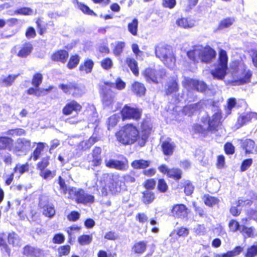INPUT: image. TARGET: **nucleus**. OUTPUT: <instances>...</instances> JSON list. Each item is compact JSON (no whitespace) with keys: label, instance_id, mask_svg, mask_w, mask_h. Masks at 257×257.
Listing matches in <instances>:
<instances>
[{"label":"nucleus","instance_id":"obj_54","mask_svg":"<svg viewBox=\"0 0 257 257\" xmlns=\"http://www.w3.org/2000/svg\"><path fill=\"white\" fill-rule=\"evenodd\" d=\"M25 134V131L22 128L10 130L6 133V134L11 136H19Z\"/></svg>","mask_w":257,"mask_h":257},{"label":"nucleus","instance_id":"obj_64","mask_svg":"<svg viewBox=\"0 0 257 257\" xmlns=\"http://www.w3.org/2000/svg\"><path fill=\"white\" fill-rule=\"evenodd\" d=\"M252 160L251 159H248L244 160L241 166V171L242 172L246 171L252 164Z\"/></svg>","mask_w":257,"mask_h":257},{"label":"nucleus","instance_id":"obj_45","mask_svg":"<svg viewBox=\"0 0 257 257\" xmlns=\"http://www.w3.org/2000/svg\"><path fill=\"white\" fill-rule=\"evenodd\" d=\"M181 171L178 169H172L168 172V176L176 180H179L181 178Z\"/></svg>","mask_w":257,"mask_h":257},{"label":"nucleus","instance_id":"obj_26","mask_svg":"<svg viewBox=\"0 0 257 257\" xmlns=\"http://www.w3.org/2000/svg\"><path fill=\"white\" fill-rule=\"evenodd\" d=\"M241 232L245 237H255L257 236V230L253 227L241 226Z\"/></svg>","mask_w":257,"mask_h":257},{"label":"nucleus","instance_id":"obj_53","mask_svg":"<svg viewBox=\"0 0 257 257\" xmlns=\"http://www.w3.org/2000/svg\"><path fill=\"white\" fill-rule=\"evenodd\" d=\"M74 84L72 83H68L67 84H61L59 85V87L64 92L66 93H70L72 92Z\"/></svg>","mask_w":257,"mask_h":257},{"label":"nucleus","instance_id":"obj_21","mask_svg":"<svg viewBox=\"0 0 257 257\" xmlns=\"http://www.w3.org/2000/svg\"><path fill=\"white\" fill-rule=\"evenodd\" d=\"M78 195L76 202L78 203H91L94 201L93 196L86 193L83 190H79Z\"/></svg>","mask_w":257,"mask_h":257},{"label":"nucleus","instance_id":"obj_19","mask_svg":"<svg viewBox=\"0 0 257 257\" xmlns=\"http://www.w3.org/2000/svg\"><path fill=\"white\" fill-rule=\"evenodd\" d=\"M13 140L7 137H0V152H6V150L12 151Z\"/></svg>","mask_w":257,"mask_h":257},{"label":"nucleus","instance_id":"obj_36","mask_svg":"<svg viewBox=\"0 0 257 257\" xmlns=\"http://www.w3.org/2000/svg\"><path fill=\"white\" fill-rule=\"evenodd\" d=\"M150 162L144 160H135L132 164V167L135 169H144L148 167Z\"/></svg>","mask_w":257,"mask_h":257},{"label":"nucleus","instance_id":"obj_20","mask_svg":"<svg viewBox=\"0 0 257 257\" xmlns=\"http://www.w3.org/2000/svg\"><path fill=\"white\" fill-rule=\"evenodd\" d=\"M242 147L246 154H254L257 153V146L254 142L250 139H246L242 142Z\"/></svg>","mask_w":257,"mask_h":257},{"label":"nucleus","instance_id":"obj_14","mask_svg":"<svg viewBox=\"0 0 257 257\" xmlns=\"http://www.w3.org/2000/svg\"><path fill=\"white\" fill-rule=\"evenodd\" d=\"M105 166L111 169L120 171L126 170L128 168L127 161H120L116 160L109 159L105 160Z\"/></svg>","mask_w":257,"mask_h":257},{"label":"nucleus","instance_id":"obj_10","mask_svg":"<svg viewBox=\"0 0 257 257\" xmlns=\"http://www.w3.org/2000/svg\"><path fill=\"white\" fill-rule=\"evenodd\" d=\"M121 113L123 120L127 119L137 120L141 117V111L138 108L125 105L121 111Z\"/></svg>","mask_w":257,"mask_h":257},{"label":"nucleus","instance_id":"obj_34","mask_svg":"<svg viewBox=\"0 0 257 257\" xmlns=\"http://www.w3.org/2000/svg\"><path fill=\"white\" fill-rule=\"evenodd\" d=\"M126 62L133 74L138 76L139 71L137 61L133 58H128L126 59Z\"/></svg>","mask_w":257,"mask_h":257},{"label":"nucleus","instance_id":"obj_56","mask_svg":"<svg viewBox=\"0 0 257 257\" xmlns=\"http://www.w3.org/2000/svg\"><path fill=\"white\" fill-rule=\"evenodd\" d=\"M36 23L38 29L39 30V34L40 35L43 34L46 30L45 23L41 19H39Z\"/></svg>","mask_w":257,"mask_h":257},{"label":"nucleus","instance_id":"obj_23","mask_svg":"<svg viewBox=\"0 0 257 257\" xmlns=\"http://www.w3.org/2000/svg\"><path fill=\"white\" fill-rule=\"evenodd\" d=\"M93 66V62L90 59H87L80 65L79 70L82 74H88L92 71Z\"/></svg>","mask_w":257,"mask_h":257},{"label":"nucleus","instance_id":"obj_29","mask_svg":"<svg viewBox=\"0 0 257 257\" xmlns=\"http://www.w3.org/2000/svg\"><path fill=\"white\" fill-rule=\"evenodd\" d=\"M132 90L137 95H143L146 92V88L143 83L135 82L132 85Z\"/></svg>","mask_w":257,"mask_h":257},{"label":"nucleus","instance_id":"obj_40","mask_svg":"<svg viewBox=\"0 0 257 257\" xmlns=\"http://www.w3.org/2000/svg\"><path fill=\"white\" fill-rule=\"evenodd\" d=\"M138 21L137 19H134L133 21L128 24V30L133 36H137L138 33Z\"/></svg>","mask_w":257,"mask_h":257},{"label":"nucleus","instance_id":"obj_30","mask_svg":"<svg viewBox=\"0 0 257 257\" xmlns=\"http://www.w3.org/2000/svg\"><path fill=\"white\" fill-rule=\"evenodd\" d=\"M251 120L249 112L244 113L240 115L237 119L236 123L237 128H238Z\"/></svg>","mask_w":257,"mask_h":257},{"label":"nucleus","instance_id":"obj_42","mask_svg":"<svg viewBox=\"0 0 257 257\" xmlns=\"http://www.w3.org/2000/svg\"><path fill=\"white\" fill-rule=\"evenodd\" d=\"M119 119L118 115L113 114L110 116L107 120V127L109 130L116 125Z\"/></svg>","mask_w":257,"mask_h":257},{"label":"nucleus","instance_id":"obj_22","mask_svg":"<svg viewBox=\"0 0 257 257\" xmlns=\"http://www.w3.org/2000/svg\"><path fill=\"white\" fill-rule=\"evenodd\" d=\"M221 113L219 112L215 113L208 121V128L211 131L216 130L221 124Z\"/></svg>","mask_w":257,"mask_h":257},{"label":"nucleus","instance_id":"obj_13","mask_svg":"<svg viewBox=\"0 0 257 257\" xmlns=\"http://www.w3.org/2000/svg\"><path fill=\"white\" fill-rule=\"evenodd\" d=\"M32 49V45L31 43H26L21 48L17 46L14 47L11 53L13 54H17L19 57L24 58L30 54Z\"/></svg>","mask_w":257,"mask_h":257},{"label":"nucleus","instance_id":"obj_16","mask_svg":"<svg viewBox=\"0 0 257 257\" xmlns=\"http://www.w3.org/2000/svg\"><path fill=\"white\" fill-rule=\"evenodd\" d=\"M82 109L81 105L74 100L67 103L62 110L63 113L65 115H70L74 111L76 113L80 111Z\"/></svg>","mask_w":257,"mask_h":257},{"label":"nucleus","instance_id":"obj_35","mask_svg":"<svg viewBox=\"0 0 257 257\" xmlns=\"http://www.w3.org/2000/svg\"><path fill=\"white\" fill-rule=\"evenodd\" d=\"M18 76V75H10L7 77H2L0 79V84L5 86H10L12 85L15 79Z\"/></svg>","mask_w":257,"mask_h":257},{"label":"nucleus","instance_id":"obj_50","mask_svg":"<svg viewBox=\"0 0 257 257\" xmlns=\"http://www.w3.org/2000/svg\"><path fill=\"white\" fill-rule=\"evenodd\" d=\"M78 7L79 9L84 14L91 16H96V14L92 10H90L88 6L84 5L83 4H78Z\"/></svg>","mask_w":257,"mask_h":257},{"label":"nucleus","instance_id":"obj_47","mask_svg":"<svg viewBox=\"0 0 257 257\" xmlns=\"http://www.w3.org/2000/svg\"><path fill=\"white\" fill-rule=\"evenodd\" d=\"M92 240V236L89 235H83L78 238V242L82 245L89 244Z\"/></svg>","mask_w":257,"mask_h":257},{"label":"nucleus","instance_id":"obj_25","mask_svg":"<svg viewBox=\"0 0 257 257\" xmlns=\"http://www.w3.org/2000/svg\"><path fill=\"white\" fill-rule=\"evenodd\" d=\"M68 57V53L66 51L60 50L53 54L52 56V59L55 61L64 63L66 61Z\"/></svg>","mask_w":257,"mask_h":257},{"label":"nucleus","instance_id":"obj_60","mask_svg":"<svg viewBox=\"0 0 257 257\" xmlns=\"http://www.w3.org/2000/svg\"><path fill=\"white\" fill-rule=\"evenodd\" d=\"M101 66L104 69H110L112 66V62L110 58H105L101 61Z\"/></svg>","mask_w":257,"mask_h":257},{"label":"nucleus","instance_id":"obj_38","mask_svg":"<svg viewBox=\"0 0 257 257\" xmlns=\"http://www.w3.org/2000/svg\"><path fill=\"white\" fill-rule=\"evenodd\" d=\"M80 58L78 55L72 56L67 64V67L69 69L75 68L80 61Z\"/></svg>","mask_w":257,"mask_h":257},{"label":"nucleus","instance_id":"obj_55","mask_svg":"<svg viewBox=\"0 0 257 257\" xmlns=\"http://www.w3.org/2000/svg\"><path fill=\"white\" fill-rule=\"evenodd\" d=\"M178 90V84L176 81L170 82L167 88L166 93L167 94H171Z\"/></svg>","mask_w":257,"mask_h":257},{"label":"nucleus","instance_id":"obj_31","mask_svg":"<svg viewBox=\"0 0 257 257\" xmlns=\"http://www.w3.org/2000/svg\"><path fill=\"white\" fill-rule=\"evenodd\" d=\"M97 138L95 137L92 136L90 137L88 140L84 141L79 143L78 148L80 149L85 150L89 149L96 142Z\"/></svg>","mask_w":257,"mask_h":257},{"label":"nucleus","instance_id":"obj_37","mask_svg":"<svg viewBox=\"0 0 257 257\" xmlns=\"http://www.w3.org/2000/svg\"><path fill=\"white\" fill-rule=\"evenodd\" d=\"M113 46V53L115 55H119L123 51V49L124 48L125 44L123 42L118 41L112 44Z\"/></svg>","mask_w":257,"mask_h":257},{"label":"nucleus","instance_id":"obj_1","mask_svg":"<svg viewBox=\"0 0 257 257\" xmlns=\"http://www.w3.org/2000/svg\"><path fill=\"white\" fill-rule=\"evenodd\" d=\"M151 130V123L148 120H144L141 125L140 133L135 126L128 124L117 132L115 136L117 141L123 145H132L137 141L140 146L143 147L148 140Z\"/></svg>","mask_w":257,"mask_h":257},{"label":"nucleus","instance_id":"obj_39","mask_svg":"<svg viewBox=\"0 0 257 257\" xmlns=\"http://www.w3.org/2000/svg\"><path fill=\"white\" fill-rule=\"evenodd\" d=\"M205 204L208 206H213L218 203L219 200L216 197L205 195L203 198Z\"/></svg>","mask_w":257,"mask_h":257},{"label":"nucleus","instance_id":"obj_15","mask_svg":"<svg viewBox=\"0 0 257 257\" xmlns=\"http://www.w3.org/2000/svg\"><path fill=\"white\" fill-rule=\"evenodd\" d=\"M143 74L145 77L146 81L149 82L157 83L161 78L159 72H157L150 68L145 69V70L143 71Z\"/></svg>","mask_w":257,"mask_h":257},{"label":"nucleus","instance_id":"obj_27","mask_svg":"<svg viewBox=\"0 0 257 257\" xmlns=\"http://www.w3.org/2000/svg\"><path fill=\"white\" fill-rule=\"evenodd\" d=\"M201 107L200 103L191 104L185 106L183 109V112L188 116L193 114L195 111L200 109Z\"/></svg>","mask_w":257,"mask_h":257},{"label":"nucleus","instance_id":"obj_57","mask_svg":"<svg viewBox=\"0 0 257 257\" xmlns=\"http://www.w3.org/2000/svg\"><path fill=\"white\" fill-rule=\"evenodd\" d=\"M40 175L45 179H51L55 176V172L46 170L41 171Z\"/></svg>","mask_w":257,"mask_h":257},{"label":"nucleus","instance_id":"obj_58","mask_svg":"<svg viewBox=\"0 0 257 257\" xmlns=\"http://www.w3.org/2000/svg\"><path fill=\"white\" fill-rule=\"evenodd\" d=\"M235 105L236 100L235 98H231L228 100L227 106L226 109V112L227 114H229L231 113V109L235 106Z\"/></svg>","mask_w":257,"mask_h":257},{"label":"nucleus","instance_id":"obj_9","mask_svg":"<svg viewBox=\"0 0 257 257\" xmlns=\"http://www.w3.org/2000/svg\"><path fill=\"white\" fill-rule=\"evenodd\" d=\"M189 210L188 208L183 204H177L174 205L171 211V215L175 218L186 219L188 217Z\"/></svg>","mask_w":257,"mask_h":257},{"label":"nucleus","instance_id":"obj_48","mask_svg":"<svg viewBox=\"0 0 257 257\" xmlns=\"http://www.w3.org/2000/svg\"><path fill=\"white\" fill-rule=\"evenodd\" d=\"M0 156L6 165H11L13 159L11 155L9 153L4 152L2 153L0 152Z\"/></svg>","mask_w":257,"mask_h":257},{"label":"nucleus","instance_id":"obj_6","mask_svg":"<svg viewBox=\"0 0 257 257\" xmlns=\"http://www.w3.org/2000/svg\"><path fill=\"white\" fill-rule=\"evenodd\" d=\"M233 75L236 78V81L239 84H243L250 82L252 72L247 69L243 63L240 62L235 65Z\"/></svg>","mask_w":257,"mask_h":257},{"label":"nucleus","instance_id":"obj_46","mask_svg":"<svg viewBox=\"0 0 257 257\" xmlns=\"http://www.w3.org/2000/svg\"><path fill=\"white\" fill-rule=\"evenodd\" d=\"M29 166L28 163L24 165L18 164L14 168V173H19L20 175L28 171Z\"/></svg>","mask_w":257,"mask_h":257},{"label":"nucleus","instance_id":"obj_63","mask_svg":"<svg viewBox=\"0 0 257 257\" xmlns=\"http://www.w3.org/2000/svg\"><path fill=\"white\" fill-rule=\"evenodd\" d=\"M125 83L122 81L120 79H117L116 80V82L115 84L112 83L111 84V87H115L117 89L119 90H121L125 87Z\"/></svg>","mask_w":257,"mask_h":257},{"label":"nucleus","instance_id":"obj_5","mask_svg":"<svg viewBox=\"0 0 257 257\" xmlns=\"http://www.w3.org/2000/svg\"><path fill=\"white\" fill-rule=\"evenodd\" d=\"M156 55L168 67H172L174 66L176 59L170 47H157Z\"/></svg>","mask_w":257,"mask_h":257},{"label":"nucleus","instance_id":"obj_51","mask_svg":"<svg viewBox=\"0 0 257 257\" xmlns=\"http://www.w3.org/2000/svg\"><path fill=\"white\" fill-rule=\"evenodd\" d=\"M79 190H76L74 188H67V193L65 195H67V198L75 199L76 201L77 200V198H78Z\"/></svg>","mask_w":257,"mask_h":257},{"label":"nucleus","instance_id":"obj_28","mask_svg":"<svg viewBox=\"0 0 257 257\" xmlns=\"http://www.w3.org/2000/svg\"><path fill=\"white\" fill-rule=\"evenodd\" d=\"M176 24L180 27L188 29L192 28L194 26V22L191 19L182 18L177 20Z\"/></svg>","mask_w":257,"mask_h":257},{"label":"nucleus","instance_id":"obj_49","mask_svg":"<svg viewBox=\"0 0 257 257\" xmlns=\"http://www.w3.org/2000/svg\"><path fill=\"white\" fill-rule=\"evenodd\" d=\"M44 146V144L42 143L36 144V147L33 152V157L35 160H37L39 157L41 152L43 151Z\"/></svg>","mask_w":257,"mask_h":257},{"label":"nucleus","instance_id":"obj_62","mask_svg":"<svg viewBox=\"0 0 257 257\" xmlns=\"http://www.w3.org/2000/svg\"><path fill=\"white\" fill-rule=\"evenodd\" d=\"M48 160H49V158L48 157H45V158H43L42 159V161L39 162L37 164L38 169H39L40 170H41V171H43V170L45 168H46L49 164Z\"/></svg>","mask_w":257,"mask_h":257},{"label":"nucleus","instance_id":"obj_3","mask_svg":"<svg viewBox=\"0 0 257 257\" xmlns=\"http://www.w3.org/2000/svg\"><path fill=\"white\" fill-rule=\"evenodd\" d=\"M103 177L106 179L108 178L109 180H107L106 181H104L103 182L100 181L101 185L97 190H100L102 196H107L110 194H115L121 191V186L122 185L121 184L120 185L115 184V182L112 180V175L104 174Z\"/></svg>","mask_w":257,"mask_h":257},{"label":"nucleus","instance_id":"obj_24","mask_svg":"<svg viewBox=\"0 0 257 257\" xmlns=\"http://www.w3.org/2000/svg\"><path fill=\"white\" fill-rule=\"evenodd\" d=\"M39 205L41 208H43V214L44 215L50 218L54 215L55 210L53 206L49 204L45 205L43 199H41Z\"/></svg>","mask_w":257,"mask_h":257},{"label":"nucleus","instance_id":"obj_41","mask_svg":"<svg viewBox=\"0 0 257 257\" xmlns=\"http://www.w3.org/2000/svg\"><path fill=\"white\" fill-rule=\"evenodd\" d=\"M155 199L154 193L147 190L144 192L143 201L145 204H150L153 202Z\"/></svg>","mask_w":257,"mask_h":257},{"label":"nucleus","instance_id":"obj_32","mask_svg":"<svg viewBox=\"0 0 257 257\" xmlns=\"http://www.w3.org/2000/svg\"><path fill=\"white\" fill-rule=\"evenodd\" d=\"M147 244L144 241H139L135 243L133 248L132 251L137 254H142L144 253L146 249Z\"/></svg>","mask_w":257,"mask_h":257},{"label":"nucleus","instance_id":"obj_59","mask_svg":"<svg viewBox=\"0 0 257 257\" xmlns=\"http://www.w3.org/2000/svg\"><path fill=\"white\" fill-rule=\"evenodd\" d=\"M228 227L230 231L232 232H235L238 230L239 224L237 221L235 220H231L228 224Z\"/></svg>","mask_w":257,"mask_h":257},{"label":"nucleus","instance_id":"obj_8","mask_svg":"<svg viewBox=\"0 0 257 257\" xmlns=\"http://www.w3.org/2000/svg\"><path fill=\"white\" fill-rule=\"evenodd\" d=\"M183 86L187 89H195L203 92L206 90L207 85L203 81L185 77L182 81Z\"/></svg>","mask_w":257,"mask_h":257},{"label":"nucleus","instance_id":"obj_61","mask_svg":"<svg viewBox=\"0 0 257 257\" xmlns=\"http://www.w3.org/2000/svg\"><path fill=\"white\" fill-rule=\"evenodd\" d=\"M176 5V0H163L162 2V5L164 7L170 9L174 8Z\"/></svg>","mask_w":257,"mask_h":257},{"label":"nucleus","instance_id":"obj_11","mask_svg":"<svg viewBox=\"0 0 257 257\" xmlns=\"http://www.w3.org/2000/svg\"><path fill=\"white\" fill-rule=\"evenodd\" d=\"M42 75L39 73H37L33 76V95L35 94L37 96L45 95L52 88V87H50L48 89L38 87L42 83Z\"/></svg>","mask_w":257,"mask_h":257},{"label":"nucleus","instance_id":"obj_44","mask_svg":"<svg viewBox=\"0 0 257 257\" xmlns=\"http://www.w3.org/2000/svg\"><path fill=\"white\" fill-rule=\"evenodd\" d=\"M234 22V20L233 18H226L222 20L219 26V29H223L225 28H228L231 26Z\"/></svg>","mask_w":257,"mask_h":257},{"label":"nucleus","instance_id":"obj_12","mask_svg":"<svg viewBox=\"0 0 257 257\" xmlns=\"http://www.w3.org/2000/svg\"><path fill=\"white\" fill-rule=\"evenodd\" d=\"M102 97L103 105L112 109V105L115 102V95L110 89L107 88V84L103 89Z\"/></svg>","mask_w":257,"mask_h":257},{"label":"nucleus","instance_id":"obj_52","mask_svg":"<svg viewBox=\"0 0 257 257\" xmlns=\"http://www.w3.org/2000/svg\"><path fill=\"white\" fill-rule=\"evenodd\" d=\"M83 93V88L74 83L71 94L75 97H78L81 96Z\"/></svg>","mask_w":257,"mask_h":257},{"label":"nucleus","instance_id":"obj_43","mask_svg":"<svg viewBox=\"0 0 257 257\" xmlns=\"http://www.w3.org/2000/svg\"><path fill=\"white\" fill-rule=\"evenodd\" d=\"M257 255V244L248 247L244 253L245 257H255Z\"/></svg>","mask_w":257,"mask_h":257},{"label":"nucleus","instance_id":"obj_33","mask_svg":"<svg viewBox=\"0 0 257 257\" xmlns=\"http://www.w3.org/2000/svg\"><path fill=\"white\" fill-rule=\"evenodd\" d=\"M8 242L14 246L18 247L21 245V241L19 236L15 232L9 233L8 235Z\"/></svg>","mask_w":257,"mask_h":257},{"label":"nucleus","instance_id":"obj_7","mask_svg":"<svg viewBox=\"0 0 257 257\" xmlns=\"http://www.w3.org/2000/svg\"><path fill=\"white\" fill-rule=\"evenodd\" d=\"M31 142L25 139H19L15 143L12 151L17 155L21 156L26 154L30 149Z\"/></svg>","mask_w":257,"mask_h":257},{"label":"nucleus","instance_id":"obj_18","mask_svg":"<svg viewBox=\"0 0 257 257\" xmlns=\"http://www.w3.org/2000/svg\"><path fill=\"white\" fill-rule=\"evenodd\" d=\"M162 149L164 154L166 156H171L176 148L175 144L172 141L171 139H167L163 142Z\"/></svg>","mask_w":257,"mask_h":257},{"label":"nucleus","instance_id":"obj_4","mask_svg":"<svg viewBox=\"0 0 257 257\" xmlns=\"http://www.w3.org/2000/svg\"><path fill=\"white\" fill-rule=\"evenodd\" d=\"M227 61L228 57L226 52L223 50H220L219 53L218 65L211 71L214 78L219 80L224 79L226 74Z\"/></svg>","mask_w":257,"mask_h":257},{"label":"nucleus","instance_id":"obj_2","mask_svg":"<svg viewBox=\"0 0 257 257\" xmlns=\"http://www.w3.org/2000/svg\"><path fill=\"white\" fill-rule=\"evenodd\" d=\"M188 58L194 62L199 60L208 63L216 56L215 51L209 46H195L187 52Z\"/></svg>","mask_w":257,"mask_h":257},{"label":"nucleus","instance_id":"obj_17","mask_svg":"<svg viewBox=\"0 0 257 257\" xmlns=\"http://www.w3.org/2000/svg\"><path fill=\"white\" fill-rule=\"evenodd\" d=\"M112 180L115 182V184L117 185H122L121 186V190L124 189L125 182H134L135 179L134 177L130 175H126L123 177L119 176L117 175H112Z\"/></svg>","mask_w":257,"mask_h":257}]
</instances>
